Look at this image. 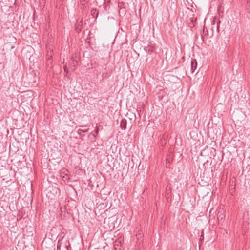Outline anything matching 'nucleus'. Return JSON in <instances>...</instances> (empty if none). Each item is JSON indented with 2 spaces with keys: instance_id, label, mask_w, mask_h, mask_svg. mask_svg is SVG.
I'll return each mask as SVG.
<instances>
[{
  "instance_id": "1",
  "label": "nucleus",
  "mask_w": 250,
  "mask_h": 250,
  "mask_svg": "<svg viewBox=\"0 0 250 250\" xmlns=\"http://www.w3.org/2000/svg\"><path fill=\"white\" fill-rule=\"evenodd\" d=\"M117 223V218L115 216H112L108 218H105L104 220V227L109 230H113L116 227Z\"/></svg>"
},
{
  "instance_id": "2",
  "label": "nucleus",
  "mask_w": 250,
  "mask_h": 250,
  "mask_svg": "<svg viewBox=\"0 0 250 250\" xmlns=\"http://www.w3.org/2000/svg\"><path fill=\"white\" fill-rule=\"evenodd\" d=\"M217 216V219L219 221H223L225 217V211L223 209H220L218 211Z\"/></svg>"
},
{
  "instance_id": "3",
  "label": "nucleus",
  "mask_w": 250,
  "mask_h": 250,
  "mask_svg": "<svg viewBox=\"0 0 250 250\" xmlns=\"http://www.w3.org/2000/svg\"><path fill=\"white\" fill-rule=\"evenodd\" d=\"M197 68V62L195 59H193L191 61V68L190 71L191 73L192 74L194 72L195 70Z\"/></svg>"
},
{
  "instance_id": "4",
  "label": "nucleus",
  "mask_w": 250,
  "mask_h": 250,
  "mask_svg": "<svg viewBox=\"0 0 250 250\" xmlns=\"http://www.w3.org/2000/svg\"><path fill=\"white\" fill-rule=\"evenodd\" d=\"M120 126L122 129L125 130L126 128V121L125 119L122 120L120 123Z\"/></svg>"
},
{
  "instance_id": "5",
  "label": "nucleus",
  "mask_w": 250,
  "mask_h": 250,
  "mask_svg": "<svg viewBox=\"0 0 250 250\" xmlns=\"http://www.w3.org/2000/svg\"><path fill=\"white\" fill-rule=\"evenodd\" d=\"M89 130L88 128L87 129H79L78 130V134L80 135H82V133H85L88 132Z\"/></svg>"
},
{
  "instance_id": "6",
  "label": "nucleus",
  "mask_w": 250,
  "mask_h": 250,
  "mask_svg": "<svg viewBox=\"0 0 250 250\" xmlns=\"http://www.w3.org/2000/svg\"><path fill=\"white\" fill-rule=\"evenodd\" d=\"M189 26L192 28L194 27L195 24L194 23V19L193 18H190V22L188 23Z\"/></svg>"
},
{
  "instance_id": "7",
  "label": "nucleus",
  "mask_w": 250,
  "mask_h": 250,
  "mask_svg": "<svg viewBox=\"0 0 250 250\" xmlns=\"http://www.w3.org/2000/svg\"><path fill=\"white\" fill-rule=\"evenodd\" d=\"M91 14L94 16L95 14L96 15V18H97V16H98V12H97L96 11V9H93L92 10H91Z\"/></svg>"
},
{
  "instance_id": "8",
  "label": "nucleus",
  "mask_w": 250,
  "mask_h": 250,
  "mask_svg": "<svg viewBox=\"0 0 250 250\" xmlns=\"http://www.w3.org/2000/svg\"><path fill=\"white\" fill-rule=\"evenodd\" d=\"M93 136V139L95 140V138H96V135H95V134L94 133L91 132V133H90L89 134V135H88V137H90V136Z\"/></svg>"
},
{
  "instance_id": "9",
  "label": "nucleus",
  "mask_w": 250,
  "mask_h": 250,
  "mask_svg": "<svg viewBox=\"0 0 250 250\" xmlns=\"http://www.w3.org/2000/svg\"><path fill=\"white\" fill-rule=\"evenodd\" d=\"M203 31L205 33V35L208 34V31L207 29H205V27H204Z\"/></svg>"
},
{
  "instance_id": "10",
  "label": "nucleus",
  "mask_w": 250,
  "mask_h": 250,
  "mask_svg": "<svg viewBox=\"0 0 250 250\" xmlns=\"http://www.w3.org/2000/svg\"><path fill=\"white\" fill-rule=\"evenodd\" d=\"M57 250H61V244L59 243V241L58 243Z\"/></svg>"
},
{
  "instance_id": "11",
  "label": "nucleus",
  "mask_w": 250,
  "mask_h": 250,
  "mask_svg": "<svg viewBox=\"0 0 250 250\" xmlns=\"http://www.w3.org/2000/svg\"><path fill=\"white\" fill-rule=\"evenodd\" d=\"M63 68H64V71L67 74L68 73V71L67 70V67H66V66H64L63 67Z\"/></svg>"
},
{
  "instance_id": "12",
  "label": "nucleus",
  "mask_w": 250,
  "mask_h": 250,
  "mask_svg": "<svg viewBox=\"0 0 250 250\" xmlns=\"http://www.w3.org/2000/svg\"><path fill=\"white\" fill-rule=\"evenodd\" d=\"M94 132L97 134L99 132V129H98V127H96V129L94 130Z\"/></svg>"
},
{
  "instance_id": "13",
  "label": "nucleus",
  "mask_w": 250,
  "mask_h": 250,
  "mask_svg": "<svg viewBox=\"0 0 250 250\" xmlns=\"http://www.w3.org/2000/svg\"><path fill=\"white\" fill-rule=\"evenodd\" d=\"M136 236H137V238H139V237H142V234H141V233H140L138 234H137Z\"/></svg>"
},
{
  "instance_id": "14",
  "label": "nucleus",
  "mask_w": 250,
  "mask_h": 250,
  "mask_svg": "<svg viewBox=\"0 0 250 250\" xmlns=\"http://www.w3.org/2000/svg\"><path fill=\"white\" fill-rule=\"evenodd\" d=\"M80 127H83V128H84L86 127V126H83V125H80Z\"/></svg>"
}]
</instances>
